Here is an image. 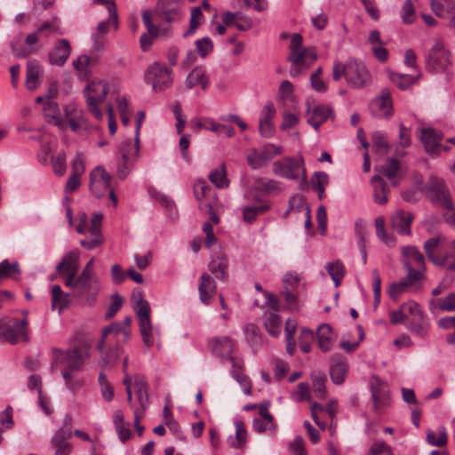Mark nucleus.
<instances>
[{
	"instance_id": "1",
	"label": "nucleus",
	"mask_w": 455,
	"mask_h": 455,
	"mask_svg": "<svg viewBox=\"0 0 455 455\" xmlns=\"http://www.w3.org/2000/svg\"><path fill=\"white\" fill-rule=\"evenodd\" d=\"M86 356V350L80 347H76L68 351H62L53 347L51 369L53 371L59 365H61V374L65 379L66 385L68 388L74 389L75 385L72 382V371L81 369Z\"/></svg>"
},
{
	"instance_id": "2",
	"label": "nucleus",
	"mask_w": 455,
	"mask_h": 455,
	"mask_svg": "<svg viewBox=\"0 0 455 455\" xmlns=\"http://www.w3.org/2000/svg\"><path fill=\"white\" fill-rule=\"evenodd\" d=\"M133 309L139 318L140 331L143 342L147 347H152L154 344V329L150 320V307L148 302L144 299L140 289H135L132 294Z\"/></svg>"
},
{
	"instance_id": "3",
	"label": "nucleus",
	"mask_w": 455,
	"mask_h": 455,
	"mask_svg": "<svg viewBox=\"0 0 455 455\" xmlns=\"http://www.w3.org/2000/svg\"><path fill=\"white\" fill-rule=\"evenodd\" d=\"M421 191L432 204L448 210L453 209L451 196L443 179L430 175Z\"/></svg>"
},
{
	"instance_id": "4",
	"label": "nucleus",
	"mask_w": 455,
	"mask_h": 455,
	"mask_svg": "<svg viewBox=\"0 0 455 455\" xmlns=\"http://www.w3.org/2000/svg\"><path fill=\"white\" fill-rule=\"evenodd\" d=\"M66 287L73 290L77 297H81L85 303L92 304L100 291V282L97 275H91L81 272L72 278L70 285Z\"/></svg>"
},
{
	"instance_id": "5",
	"label": "nucleus",
	"mask_w": 455,
	"mask_h": 455,
	"mask_svg": "<svg viewBox=\"0 0 455 455\" xmlns=\"http://www.w3.org/2000/svg\"><path fill=\"white\" fill-rule=\"evenodd\" d=\"M145 81L156 92H160L172 84V71L164 64L155 62L145 72Z\"/></svg>"
},
{
	"instance_id": "6",
	"label": "nucleus",
	"mask_w": 455,
	"mask_h": 455,
	"mask_svg": "<svg viewBox=\"0 0 455 455\" xmlns=\"http://www.w3.org/2000/svg\"><path fill=\"white\" fill-rule=\"evenodd\" d=\"M403 266L407 275L412 280L419 281L423 278L425 271V259L423 254L415 246L409 245L402 250Z\"/></svg>"
},
{
	"instance_id": "7",
	"label": "nucleus",
	"mask_w": 455,
	"mask_h": 455,
	"mask_svg": "<svg viewBox=\"0 0 455 455\" xmlns=\"http://www.w3.org/2000/svg\"><path fill=\"white\" fill-rule=\"evenodd\" d=\"M108 92V86L105 81H92L86 86L85 97L88 109L98 120L103 118L98 105L105 100Z\"/></svg>"
},
{
	"instance_id": "8",
	"label": "nucleus",
	"mask_w": 455,
	"mask_h": 455,
	"mask_svg": "<svg viewBox=\"0 0 455 455\" xmlns=\"http://www.w3.org/2000/svg\"><path fill=\"white\" fill-rule=\"evenodd\" d=\"M139 144H132L131 140H124L120 144L118 155L120 158L116 163V174L120 180H124L132 169V159L139 154Z\"/></svg>"
},
{
	"instance_id": "9",
	"label": "nucleus",
	"mask_w": 455,
	"mask_h": 455,
	"mask_svg": "<svg viewBox=\"0 0 455 455\" xmlns=\"http://www.w3.org/2000/svg\"><path fill=\"white\" fill-rule=\"evenodd\" d=\"M283 154V148L268 143L260 149L251 148L246 156L247 164L252 169H259L266 165L272 158Z\"/></svg>"
},
{
	"instance_id": "10",
	"label": "nucleus",
	"mask_w": 455,
	"mask_h": 455,
	"mask_svg": "<svg viewBox=\"0 0 455 455\" xmlns=\"http://www.w3.org/2000/svg\"><path fill=\"white\" fill-rule=\"evenodd\" d=\"M371 74L364 64L355 59L347 61V83L354 88L361 89L371 82Z\"/></svg>"
},
{
	"instance_id": "11",
	"label": "nucleus",
	"mask_w": 455,
	"mask_h": 455,
	"mask_svg": "<svg viewBox=\"0 0 455 455\" xmlns=\"http://www.w3.org/2000/svg\"><path fill=\"white\" fill-rule=\"evenodd\" d=\"M80 267V252L77 249L69 251L56 266L58 275L64 285H70L72 278L78 273Z\"/></svg>"
},
{
	"instance_id": "12",
	"label": "nucleus",
	"mask_w": 455,
	"mask_h": 455,
	"mask_svg": "<svg viewBox=\"0 0 455 455\" xmlns=\"http://www.w3.org/2000/svg\"><path fill=\"white\" fill-rule=\"evenodd\" d=\"M28 320L12 318L1 325V335L10 343L15 344L20 341H28Z\"/></svg>"
},
{
	"instance_id": "13",
	"label": "nucleus",
	"mask_w": 455,
	"mask_h": 455,
	"mask_svg": "<svg viewBox=\"0 0 455 455\" xmlns=\"http://www.w3.org/2000/svg\"><path fill=\"white\" fill-rule=\"evenodd\" d=\"M450 64L449 52L442 42L436 41L426 57L427 68L442 71L446 70Z\"/></svg>"
},
{
	"instance_id": "14",
	"label": "nucleus",
	"mask_w": 455,
	"mask_h": 455,
	"mask_svg": "<svg viewBox=\"0 0 455 455\" xmlns=\"http://www.w3.org/2000/svg\"><path fill=\"white\" fill-rule=\"evenodd\" d=\"M304 161L302 157H285L275 161L273 164V172L282 178L288 180H297L299 172L303 168Z\"/></svg>"
},
{
	"instance_id": "15",
	"label": "nucleus",
	"mask_w": 455,
	"mask_h": 455,
	"mask_svg": "<svg viewBox=\"0 0 455 455\" xmlns=\"http://www.w3.org/2000/svg\"><path fill=\"white\" fill-rule=\"evenodd\" d=\"M103 214L95 212L92 214L90 225L88 224L86 229V237L80 241V244L86 250H92L100 246L103 242L101 234V220Z\"/></svg>"
},
{
	"instance_id": "16",
	"label": "nucleus",
	"mask_w": 455,
	"mask_h": 455,
	"mask_svg": "<svg viewBox=\"0 0 455 455\" xmlns=\"http://www.w3.org/2000/svg\"><path fill=\"white\" fill-rule=\"evenodd\" d=\"M371 393L373 403V409L376 413L379 414L391 405V398L388 387L381 382L379 379H375L371 383Z\"/></svg>"
},
{
	"instance_id": "17",
	"label": "nucleus",
	"mask_w": 455,
	"mask_h": 455,
	"mask_svg": "<svg viewBox=\"0 0 455 455\" xmlns=\"http://www.w3.org/2000/svg\"><path fill=\"white\" fill-rule=\"evenodd\" d=\"M111 187V176L102 167L97 166L90 173V190L97 197L103 196Z\"/></svg>"
},
{
	"instance_id": "18",
	"label": "nucleus",
	"mask_w": 455,
	"mask_h": 455,
	"mask_svg": "<svg viewBox=\"0 0 455 455\" xmlns=\"http://www.w3.org/2000/svg\"><path fill=\"white\" fill-rule=\"evenodd\" d=\"M372 116L379 118L389 119L394 115L391 93L388 89H383L370 105Z\"/></svg>"
},
{
	"instance_id": "19",
	"label": "nucleus",
	"mask_w": 455,
	"mask_h": 455,
	"mask_svg": "<svg viewBox=\"0 0 455 455\" xmlns=\"http://www.w3.org/2000/svg\"><path fill=\"white\" fill-rule=\"evenodd\" d=\"M303 38L300 34H293L290 44V54L288 61L291 63L300 62L304 57H308L311 62L316 60L317 55L314 48H305L302 46Z\"/></svg>"
},
{
	"instance_id": "20",
	"label": "nucleus",
	"mask_w": 455,
	"mask_h": 455,
	"mask_svg": "<svg viewBox=\"0 0 455 455\" xmlns=\"http://www.w3.org/2000/svg\"><path fill=\"white\" fill-rule=\"evenodd\" d=\"M268 303L270 304L273 310L266 311L263 315V322L267 331L273 337L280 335L282 331V318L277 314V299L275 297L267 293Z\"/></svg>"
},
{
	"instance_id": "21",
	"label": "nucleus",
	"mask_w": 455,
	"mask_h": 455,
	"mask_svg": "<svg viewBox=\"0 0 455 455\" xmlns=\"http://www.w3.org/2000/svg\"><path fill=\"white\" fill-rule=\"evenodd\" d=\"M156 12L164 21L174 22L181 16L180 0H158Z\"/></svg>"
},
{
	"instance_id": "22",
	"label": "nucleus",
	"mask_w": 455,
	"mask_h": 455,
	"mask_svg": "<svg viewBox=\"0 0 455 455\" xmlns=\"http://www.w3.org/2000/svg\"><path fill=\"white\" fill-rule=\"evenodd\" d=\"M71 52V45L68 39H58L48 54L49 62L52 65L61 67L68 59Z\"/></svg>"
},
{
	"instance_id": "23",
	"label": "nucleus",
	"mask_w": 455,
	"mask_h": 455,
	"mask_svg": "<svg viewBox=\"0 0 455 455\" xmlns=\"http://www.w3.org/2000/svg\"><path fill=\"white\" fill-rule=\"evenodd\" d=\"M63 120L64 124L68 123L71 130L76 132L87 127L83 110L73 104H68L64 107Z\"/></svg>"
},
{
	"instance_id": "24",
	"label": "nucleus",
	"mask_w": 455,
	"mask_h": 455,
	"mask_svg": "<svg viewBox=\"0 0 455 455\" xmlns=\"http://www.w3.org/2000/svg\"><path fill=\"white\" fill-rule=\"evenodd\" d=\"M151 12L146 10L142 12V21L147 28L148 32L140 36V47L146 52L153 44L154 38L157 37L159 34V28L152 22Z\"/></svg>"
},
{
	"instance_id": "25",
	"label": "nucleus",
	"mask_w": 455,
	"mask_h": 455,
	"mask_svg": "<svg viewBox=\"0 0 455 455\" xmlns=\"http://www.w3.org/2000/svg\"><path fill=\"white\" fill-rule=\"evenodd\" d=\"M441 138L437 134V132L433 129H422L421 130V141L425 147L426 151L435 156L439 154V152L443 150H447V147H443L440 144Z\"/></svg>"
},
{
	"instance_id": "26",
	"label": "nucleus",
	"mask_w": 455,
	"mask_h": 455,
	"mask_svg": "<svg viewBox=\"0 0 455 455\" xmlns=\"http://www.w3.org/2000/svg\"><path fill=\"white\" fill-rule=\"evenodd\" d=\"M347 372V363L344 356L335 354L331 358L330 375L335 384L344 382Z\"/></svg>"
},
{
	"instance_id": "27",
	"label": "nucleus",
	"mask_w": 455,
	"mask_h": 455,
	"mask_svg": "<svg viewBox=\"0 0 455 455\" xmlns=\"http://www.w3.org/2000/svg\"><path fill=\"white\" fill-rule=\"evenodd\" d=\"M275 115V108L272 103L264 106L260 113L259 132L266 138H270L275 133V127L272 124V118Z\"/></svg>"
},
{
	"instance_id": "28",
	"label": "nucleus",
	"mask_w": 455,
	"mask_h": 455,
	"mask_svg": "<svg viewBox=\"0 0 455 455\" xmlns=\"http://www.w3.org/2000/svg\"><path fill=\"white\" fill-rule=\"evenodd\" d=\"M208 268L216 278L225 280L228 276V259L221 251L215 252L208 264Z\"/></svg>"
},
{
	"instance_id": "29",
	"label": "nucleus",
	"mask_w": 455,
	"mask_h": 455,
	"mask_svg": "<svg viewBox=\"0 0 455 455\" xmlns=\"http://www.w3.org/2000/svg\"><path fill=\"white\" fill-rule=\"evenodd\" d=\"M412 219L413 216L411 212L398 210L391 217V226L400 235H410Z\"/></svg>"
},
{
	"instance_id": "30",
	"label": "nucleus",
	"mask_w": 455,
	"mask_h": 455,
	"mask_svg": "<svg viewBox=\"0 0 455 455\" xmlns=\"http://www.w3.org/2000/svg\"><path fill=\"white\" fill-rule=\"evenodd\" d=\"M307 114L309 117L307 123L314 127L315 130H318L319 127L327 121L331 115V109L326 105H318L315 107L310 114V107L307 103Z\"/></svg>"
},
{
	"instance_id": "31",
	"label": "nucleus",
	"mask_w": 455,
	"mask_h": 455,
	"mask_svg": "<svg viewBox=\"0 0 455 455\" xmlns=\"http://www.w3.org/2000/svg\"><path fill=\"white\" fill-rule=\"evenodd\" d=\"M198 291L200 300L204 304L209 305L212 300L214 293L216 292V283L214 279L206 273H204L201 275Z\"/></svg>"
},
{
	"instance_id": "32",
	"label": "nucleus",
	"mask_w": 455,
	"mask_h": 455,
	"mask_svg": "<svg viewBox=\"0 0 455 455\" xmlns=\"http://www.w3.org/2000/svg\"><path fill=\"white\" fill-rule=\"evenodd\" d=\"M447 246L446 239L443 235H437L427 239L424 243V250L427 258L434 263L439 255L443 252Z\"/></svg>"
},
{
	"instance_id": "33",
	"label": "nucleus",
	"mask_w": 455,
	"mask_h": 455,
	"mask_svg": "<svg viewBox=\"0 0 455 455\" xmlns=\"http://www.w3.org/2000/svg\"><path fill=\"white\" fill-rule=\"evenodd\" d=\"M109 334L115 335L116 338H122L124 340H127L130 336V330L124 327L121 322L112 323L102 330L100 341L98 343V349L101 352L105 346V340Z\"/></svg>"
},
{
	"instance_id": "34",
	"label": "nucleus",
	"mask_w": 455,
	"mask_h": 455,
	"mask_svg": "<svg viewBox=\"0 0 455 455\" xmlns=\"http://www.w3.org/2000/svg\"><path fill=\"white\" fill-rule=\"evenodd\" d=\"M257 205H247L243 209V220L244 222L251 224L254 222L257 217L269 211L270 204L261 199L255 198Z\"/></svg>"
},
{
	"instance_id": "35",
	"label": "nucleus",
	"mask_w": 455,
	"mask_h": 455,
	"mask_svg": "<svg viewBox=\"0 0 455 455\" xmlns=\"http://www.w3.org/2000/svg\"><path fill=\"white\" fill-rule=\"evenodd\" d=\"M43 75L41 67L39 63L35 60H29L27 63V70H26V81L25 84L27 88L30 91H34L40 84V78Z\"/></svg>"
},
{
	"instance_id": "36",
	"label": "nucleus",
	"mask_w": 455,
	"mask_h": 455,
	"mask_svg": "<svg viewBox=\"0 0 455 455\" xmlns=\"http://www.w3.org/2000/svg\"><path fill=\"white\" fill-rule=\"evenodd\" d=\"M371 183L373 187V200L376 204H386L388 201L389 188L384 180L379 175H374Z\"/></svg>"
},
{
	"instance_id": "37",
	"label": "nucleus",
	"mask_w": 455,
	"mask_h": 455,
	"mask_svg": "<svg viewBox=\"0 0 455 455\" xmlns=\"http://www.w3.org/2000/svg\"><path fill=\"white\" fill-rule=\"evenodd\" d=\"M318 346L323 352H328L333 346L335 336L328 323H323L317 330Z\"/></svg>"
},
{
	"instance_id": "38",
	"label": "nucleus",
	"mask_w": 455,
	"mask_h": 455,
	"mask_svg": "<svg viewBox=\"0 0 455 455\" xmlns=\"http://www.w3.org/2000/svg\"><path fill=\"white\" fill-rule=\"evenodd\" d=\"M212 349L216 355L221 358L230 357L234 349V341L227 336L215 338L212 340Z\"/></svg>"
},
{
	"instance_id": "39",
	"label": "nucleus",
	"mask_w": 455,
	"mask_h": 455,
	"mask_svg": "<svg viewBox=\"0 0 455 455\" xmlns=\"http://www.w3.org/2000/svg\"><path fill=\"white\" fill-rule=\"evenodd\" d=\"M43 112L48 123L60 127H64L63 116L61 115L56 102L52 100H46L43 107Z\"/></svg>"
},
{
	"instance_id": "40",
	"label": "nucleus",
	"mask_w": 455,
	"mask_h": 455,
	"mask_svg": "<svg viewBox=\"0 0 455 455\" xmlns=\"http://www.w3.org/2000/svg\"><path fill=\"white\" fill-rule=\"evenodd\" d=\"M185 84L188 89H191L196 85H201L203 89H206L209 84V80L205 69L203 67L195 68L188 75Z\"/></svg>"
},
{
	"instance_id": "41",
	"label": "nucleus",
	"mask_w": 455,
	"mask_h": 455,
	"mask_svg": "<svg viewBox=\"0 0 455 455\" xmlns=\"http://www.w3.org/2000/svg\"><path fill=\"white\" fill-rule=\"evenodd\" d=\"M435 266L443 267L449 271H455V239L451 247H445L443 252L434 260Z\"/></svg>"
},
{
	"instance_id": "42",
	"label": "nucleus",
	"mask_w": 455,
	"mask_h": 455,
	"mask_svg": "<svg viewBox=\"0 0 455 455\" xmlns=\"http://www.w3.org/2000/svg\"><path fill=\"white\" fill-rule=\"evenodd\" d=\"M63 431H56L52 437L51 443L55 448L54 455H69L72 452V444L68 442L71 436L62 435Z\"/></svg>"
},
{
	"instance_id": "43",
	"label": "nucleus",
	"mask_w": 455,
	"mask_h": 455,
	"mask_svg": "<svg viewBox=\"0 0 455 455\" xmlns=\"http://www.w3.org/2000/svg\"><path fill=\"white\" fill-rule=\"evenodd\" d=\"M388 77L390 81L395 84L399 89L404 91L411 87V84H415L420 77L419 72L415 76L411 75H404L397 72L389 71Z\"/></svg>"
},
{
	"instance_id": "44",
	"label": "nucleus",
	"mask_w": 455,
	"mask_h": 455,
	"mask_svg": "<svg viewBox=\"0 0 455 455\" xmlns=\"http://www.w3.org/2000/svg\"><path fill=\"white\" fill-rule=\"evenodd\" d=\"M428 328V319L423 313L409 321V331L419 338H424L427 335Z\"/></svg>"
},
{
	"instance_id": "45",
	"label": "nucleus",
	"mask_w": 455,
	"mask_h": 455,
	"mask_svg": "<svg viewBox=\"0 0 455 455\" xmlns=\"http://www.w3.org/2000/svg\"><path fill=\"white\" fill-rule=\"evenodd\" d=\"M69 301V294L65 293L59 284L52 287V307L53 309H58L59 313H60Z\"/></svg>"
},
{
	"instance_id": "46",
	"label": "nucleus",
	"mask_w": 455,
	"mask_h": 455,
	"mask_svg": "<svg viewBox=\"0 0 455 455\" xmlns=\"http://www.w3.org/2000/svg\"><path fill=\"white\" fill-rule=\"evenodd\" d=\"M430 309L435 311H454L455 310V293H449L443 299H432L430 302Z\"/></svg>"
},
{
	"instance_id": "47",
	"label": "nucleus",
	"mask_w": 455,
	"mask_h": 455,
	"mask_svg": "<svg viewBox=\"0 0 455 455\" xmlns=\"http://www.w3.org/2000/svg\"><path fill=\"white\" fill-rule=\"evenodd\" d=\"M431 7L438 17H446L455 12V0H432Z\"/></svg>"
},
{
	"instance_id": "48",
	"label": "nucleus",
	"mask_w": 455,
	"mask_h": 455,
	"mask_svg": "<svg viewBox=\"0 0 455 455\" xmlns=\"http://www.w3.org/2000/svg\"><path fill=\"white\" fill-rule=\"evenodd\" d=\"M325 269L333 281L335 287H338L345 275V267L342 262L340 260L328 262L325 265Z\"/></svg>"
},
{
	"instance_id": "49",
	"label": "nucleus",
	"mask_w": 455,
	"mask_h": 455,
	"mask_svg": "<svg viewBox=\"0 0 455 455\" xmlns=\"http://www.w3.org/2000/svg\"><path fill=\"white\" fill-rule=\"evenodd\" d=\"M255 188L264 193L277 194L282 190V183L271 179L258 178L255 180Z\"/></svg>"
},
{
	"instance_id": "50",
	"label": "nucleus",
	"mask_w": 455,
	"mask_h": 455,
	"mask_svg": "<svg viewBox=\"0 0 455 455\" xmlns=\"http://www.w3.org/2000/svg\"><path fill=\"white\" fill-rule=\"evenodd\" d=\"M417 281L412 280V278H410L407 275L398 283H393L390 284L388 288V295L391 299L396 300L399 296L408 289V287L413 285Z\"/></svg>"
},
{
	"instance_id": "51",
	"label": "nucleus",
	"mask_w": 455,
	"mask_h": 455,
	"mask_svg": "<svg viewBox=\"0 0 455 455\" xmlns=\"http://www.w3.org/2000/svg\"><path fill=\"white\" fill-rule=\"evenodd\" d=\"M209 180L219 188H228L229 181L227 178L225 165L221 164L219 168L212 170L209 174Z\"/></svg>"
},
{
	"instance_id": "52",
	"label": "nucleus",
	"mask_w": 455,
	"mask_h": 455,
	"mask_svg": "<svg viewBox=\"0 0 455 455\" xmlns=\"http://www.w3.org/2000/svg\"><path fill=\"white\" fill-rule=\"evenodd\" d=\"M205 125L207 131H211L218 135L223 132L228 138H231L235 134L234 127L219 124L211 117H206Z\"/></svg>"
},
{
	"instance_id": "53",
	"label": "nucleus",
	"mask_w": 455,
	"mask_h": 455,
	"mask_svg": "<svg viewBox=\"0 0 455 455\" xmlns=\"http://www.w3.org/2000/svg\"><path fill=\"white\" fill-rule=\"evenodd\" d=\"M427 442L433 446H444L447 443V433L445 427H439L437 432L428 430L427 433Z\"/></svg>"
},
{
	"instance_id": "54",
	"label": "nucleus",
	"mask_w": 455,
	"mask_h": 455,
	"mask_svg": "<svg viewBox=\"0 0 455 455\" xmlns=\"http://www.w3.org/2000/svg\"><path fill=\"white\" fill-rule=\"evenodd\" d=\"M377 237L385 243L387 246L393 247L395 244V239L393 235H388L385 230V220L383 217H378L375 220Z\"/></svg>"
},
{
	"instance_id": "55",
	"label": "nucleus",
	"mask_w": 455,
	"mask_h": 455,
	"mask_svg": "<svg viewBox=\"0 0 455 455\" xmlns=\"http://www.w3.org/2000/svg\"><path fill=\"white\" fill-rule=\"evenodd\" d=\"M37 31H38V33H40V35L43 37H49L50 36L56 34V33L61 34L60 32L59 19L57 17H52V19L51 20L42 23L38 27Z\"/></svg>"
},
{
	"instance_id": "56",
	"label": "nucleus",
	"mask_w": 455,
	"mask_h": 455,
	"mask_svg": "<svg viewBox=\"0 0 455 455\" xmlns=\"http://www.w3.org/2000/svg\"><path fill=\"white\" fill-rule=\"evenodd\" d=\"M399 169V161L395 158L389 157L387 158V163L383 166H381L379 172L388 180H393L396 177Z\"/></svg>"
},
{
	"instance_id": "57",
	"label": "nucleus",
	"mask_w": 455,
	"mask_h": 455,
	"mask_svg": "<svg viewBox=\"0 0 455 455\" xmlns=\"http://www.w3.org/2000/svg\"><path fill=\"white\" fill-rule=\"evenodd\" d=\"M124 354V349L120 346L111 348L103 357L102 363L104 367H114L117 364L119 357Z\"/></svg>"
},
{
	"instance_id": "58",
	"label": "nucleus",
	"mask_w": 455,
	"mask_h": 455,
	"mask_svg": "<svg viewBox=\"0 0 455 455\" xmlns=\"http://www.w3.org/2000/svg\"><path fill=\"white\" fill-rule=\"evenodd\" d=\"M91 59L87 55H81L73 61V66L80 78H86L89 74Z\"/></svg>"
},
{
	"instance_id": "59",
	"label": "nucleus",
	"mask_w": 455,
	"mask_h": 455,
	"mask_svg": "<svg viewBox=\"0 0 455 455\" xmlns=\"http://www.w3.org/2000/svg\"><path fill=\"white\" fill-rule=\"evenodd\" d=\"M355 235L356 237L357 246L366 247L367 244V237L369 235V232L365 227V224L363 220H357L355 223Z\"/></svg>"
},
{
	"instance_id": "60",
	"label": "nucleus",
	"mask_w": 455,
	"mask_h": 455,
	"mask_svg": "<svg viewBox=\"0 0 455 455\" xmlns=\"http://www.w3.org/2000/svg\"><path fill=\"white\" fill-rule=\"evenodd\" d=\"M203 12L200 7H194L191 11L189 28L183 34L184 37H188L194 34L201 23Z\"/></svg>"
},
{
	"instance_id": "61",
	"label": "nucleus",
	"mask_w": 455,
	"mask_h": 455,
	"mask_svg": "<svg viewBox=\"0 0 455 455\" xmlns=\"http://www.w3.org/2000/svg\"><path fill=\"white\" fill-rule=\"evenodd\" d=\"M99 383L103 398L108 402L112 401L114 398V388L103 372H100L99 375Z\"/></svg>"
},
{
	"instance_id": "62",
	"label": "nucleus",
	"mask_w": 455,
	"mask_h": 455,
	"mask_svg": "<svg viewBox=\"0 0 455 455\" xmlns=\"http://www.w3.org/2000/svg\"><path fill=\"white\" fill-rule=\"evenodd\" d=\"M20 272L18 262L10 263L7 259L0 263V279L3 277H13Z\"/></svg>"
},
{
	"instance_id": "63",
	"label": "nucleus",
	"mask_w": 455,
	"mask_h": 455,
	"mask_svg": "<svg viewBox=\"0 0 455 455\" xmlns=\"http://www.w3.org/2000/svg\"><path fill=\"white\" fill-rule=\"evenodd\" d=\"M51 163L53 172L57 176L64 175L66 172V154L64 151L61 150L56 156H52Z\"/></svg>"
},
{
	"instance_id": "64",
	"label": "nucleus",
	"mask_w": 455,
	"mask_h": 455,
	"mask_svg": "<svg viewBox=\"0 0 455 455\" xmlns=\"http://www.w3.org/2000/svg\"><path fill=\"white\" fill-rule=\"evenodd\" d=\"M231 376L239 383L245 395H251V383L248 376L238 370H232Z\"/></svg>"
}]
</instances>
